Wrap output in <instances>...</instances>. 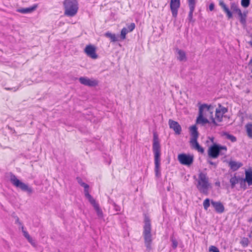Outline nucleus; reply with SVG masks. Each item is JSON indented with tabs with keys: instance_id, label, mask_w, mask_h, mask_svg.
Here are the masks:
<instances>
[{
	"instance_id": "nucleus-14",
	"label": "nucleus",
	"mask_w": 252,
	"mask_h": 252,
	"mask_svg": "<svg viewBox=\"0 0 252 252\" xmlns=\"http://www.w3.org/2000/svg\"><path fill=\"white\" fill-rule=\"evenodd\" d=\"M85 52L86 53L88 56L93 59H95L98 57L95 52V48L93 45H87L85 49Z\"/></svg>"
},
{
	"instance_id": "nucleus-2",
	"label": "nucleus",
	"mask_w": 252,
	"mask_h": 252,
	"mask_svg": "<svg viewBox=\"0 0 252 252\" xmlns=\"http://www.w3.org/2000/svg\"><path fill=\"white\" fill-rule=\"evenodd\" d=\"M213 106L211 105H208L207 104L201 105L199 108V115L196 119V123L204 125L209 123L208 119L204 117V111H207L210 114V118L212 120V123L216 126H218V124L213 117Z\"/></svg>"
},
{
	"instance_id": "nucleus-5",
	"label": "nucleus",
	"mask_w": 252,
	"mask_h": 252,
	"mask_svg": "<svg viewBox=\"0 0 252 252\" xmlns=\"http://www.w3.org/2000/svg\"><path fill=\"white\" fill-rule=\"evenodd\" d=\"M63 6L65 15L73 17L76 14L78 9V2L76 0H64Z\"/></svg>"
},
{
	"instance_id": "nucleus-30",
	"label": "nucleus",
	"mask_w": 252,
	"mask_h": 252,
	"mask_svg": "<svg viewBox=\"0 0 252 252\" xmlns=\"http://www.w3.org/2000/svg\"><path fill=\"white\" fill-rule=\"evenodd\" d=\"M170 240L172 242V247L173 249H176L178 246V243L173 235H172L170 237Z\"/></svg>"
},
{
	"instance_id": "nucleus-26",
	"label": "nucleus",
	"mask_w": 252,
	"mask_h": 252,
	"mask_svg": "<svg viewBox=\"0 0 252 252\" xmlns=\"http://www.w3.org/2000/svg\"><path fill=\"white\" fill-rule=\"evenodd\" d=\"M105 36L107 37L110 38L112 42H116L118 40L116 35L115 34H112L109 32L105 33Z\"/></svg>"
},
{
	"instance_id": "nucleus-40",
	"label": "nucleus",
	"mask_w": 252,
	"mask_h": 252,
	"mask_svg": "<svg viewBox=\"0 0 252 252\" xmlns=\"http://www.w3.org/2000/svg\"><path fill=\"white\" fill-rule=\"evenodd\" d=\"M18 87L17 88H16V87H13V88H7V87H5L4 88L5 90H7V91H10V90H12L13 91V92H16L17 90H18Z\"/></svg>"
},
{
	"instance_id": "nucleus-29",
	"label": "nucleus",
	"mask_w": 252,
	"mask_h": 252,
	"mask_svg": "<svg viewBox=\"0 0 252 252\" xmlns=\"http://www.w3.org/2000/svg\"><path fill=\"white\" fill-rule=\"evenodd\" d=\"M224 135L226 139L230 140L232 142H235L237 140L236 137L232 134H230L228 133H225Z\"/></svg>"
},
{
	"instance_id": "nucleus-6",
	"label": "nucleus",
	"mask_w": 252,
	"mask_h": 252,
	"mask_svg": "<svg viewBox=\"0 0 252 252\" xmlns=\"http://www.w3.org/2000/svg\"><path fill=\"white\" fill-rule=\"evenodd\" d=\"M226 150V146L214 144L211 146L208 149V157L212 158H217L220 155H224Z\"/></svg>"
},
{
	"instance_id": "nucleus-46",
	"label": "nucleus",
	"mask_w": 252,
	"mask_h": 252,
	"mask_svg": "<svg viewBox=\"0 0 252 252\" xmlns=\"http://www.w3.org/2000/svg\"><path fill=\"white\" fill-rule=\"evenodd\" d=\"M251 64H252V58L251 59V60L250 61V62L249 63V65H251Z\"/></svg>"
},
{
	"instance_id": "nucleus-12",
	"label": "nucleus",
	"mask_w": 252,
	"mask_h": 252,
	"mask_svg": "<svg viewBox=\"0 0 252 252\" xmlns=\"http://www.w3.org/2000/svg\"><path fill=\"white\" fill-rule=\"evenodd\" d=\"M180 6V0H171L170 7L172 16L176 18L177 16L178 9Z\"/></svg>"
},
{
	"instance_id": "nucleus-8",
	"label": "nucleus",
	"mask_w": 252,
	"mask_h": 252,
	"mask_svg": "<svg viewBox=\"0 0 252 252\" xmlns=\"http://www.w3.org/2000/svg\"><path fill=\"white\" fill-rule=\"evenodd\" d=\"M194 159L193 155L181 154L178 156V159L181 164L187 166H190L193 163Z\"/></svg>"
},
{
	"instance_id": "nucleus-18",
	"label": "nucleus",
	"mask_w": 252,
	"mask_h": 252,
	"mask_svg": "<svg viewBox=\"0 0 252 252\" xmlns=\"http://www.w3.org/2000/svg\"><path fill=\"white\" fill-rule=\"evenodd\" d=\"M190 143L191 146V147L197 150L198 152L201 153H203L204 152V149L201 147L197 142V139H190Z\"/></svg>"
},
{
	"instance_id": "nucleus-23",
	"label": "nucleus",
	"mask_w": 252,
	"mask_h": 252,
	"mask_svg": "<svg viewBox=\"0 0 252 252\" xmlns=\"http://www.w3.org/2000/svg\"><path fill=\"white\" fill-rule=\"evenodd\" d=\"M176 51L178 55V56L177 57L178 60L180 61L187 60L186 53L184 51L179 49H177Z\"/></svg>"
},
{
	"instance_id": "nucleus-43",
	"label": "nucleus",
	"mask_w": 252,
	"mask_h": 252,
	"mask_svg": "<svg viewBox=\"0 0 252 252\" xmlns=\"http://www.w3.org/2000/svg\"><path fill=\"white\" fill-rule=\"evenodd\" d=\"M76 180L77 182L80 184V185L83 182L82 179L79 177L76 178Z\"/></svg>"
},
{
	"instance_id": "nucleus-7",
	"label": "nucleus",
	"mask_w": 252,
	"mask_h": 252,
	"mask_svg": "<svg viewBox=\"0 0 252 252\" xmlns=\"http://www.w3.org/2000/svg\"><path fill=\"white\" fill-rule=\"evenodd\" d=\"M10 181L13 186L17 188H19L21 190L27 192L29 194L32 193L33 189L32 188L20 181L17 179L15 175L11 174L10 175Z\"/></svg>"
},
{
	"instance_id": "nucleus-13",
	"label": "nucleus",
	"mask_w": 252,
	"mask_h": 252,
	"mask_svg": "<svg viewBox=\"0 0 252 252\" xmlns=\"http://www.w3.org/2000/svg\"><path fill=\"white\" fill-rule=\"evenodd\" d=\"M168 124L169 127L173 129L176 134H180L181 133L182 127L177 122L169 119Z\"/></svg>"
},
{
	"instance_id": "nucleus-36",
	"label": "nucleus",
	"mask_w": 252,
	"mask_h": 252,
	"mask_svg": "<svg viewBox=\"0 0 252 252\" xmlns=\"http://www.w3.org/2000/svg\"><path fill=\"white\" fill-rule=\"evenodd\" d=\"M80 186L84 188V194H86L89 192V186L84 182H83Z\"/></svg>"
},
{
	"instance_id": "nucleus-37",
	"label": "nucleus",
	"mask_w": 252,
	"mask_h": 252,
	"mask_svg": "<svg viewBox=\"0 0 252 252\" xmlns=\"http://www.w3.org/2000/svg\"><path fill=\"white\" fill-rule=\"evenodd\" d=\"M135 27V25L134 23H131L129 25H128L127 27V29L129 32H132Z\"/></svg>"
},
{
	"instance_id": "nucleus-28",
	"label": "nucleus",
	"mask_w": 252,
	"mask_h": 252,
	"mask_svg": "<svg viewBox=\"0 0 252 252\" xmlns=\"http://www.w3.org/2000/svg\"><path fill=\"white\" fill-rule=\"evenodd\" d=\"M94 209L95 210L97 215L99 218L103 217V213L101 209L99 207V204L95 205V206L94 207Z\"/></svg>"
},
{
	"instance_id": "nucleus-9",
	"label": "nucleus",
	"mask_w": 252,
	"mask_h": 252,
	"mask_svg": "<svg viewBox=\"0 0 252 252\" xmlns=\"http://www.w3.org/2000/svg\"><path fill=\"white\" fill-rule=\"evenodd\" d=\"M230 8L233 12H235L238 14L240 18V23L243 25H245L246 23V14L242 13L238 5L235 2L230 3Z\"/></svg>"
},
{
	"instance_id": "nucleus-45",
	"label": "nucleus",
	"mask_w": 252,
	"mask_h": 252,
	"mask_svg": "<svg viewBox=\"0 0 252 252\" xmlns=\"http://www.w3.org/2000/svg\"><path fill=\"white\" fill-rule=\"evenodd\" d=\"M16 222L18 223L19 225H22L21 222L19 221V219L18 217H17L16 218Z\"/></svg>"
},
{
	"instance_id": "nucleus-19",
	"label": "nucleus",
	"mask_w": 252,
	"mask_h": 252,
	"mask_svg": "<svg viewBox=\"0 0 252 252\" xmlns=\"http://www.w3.org/2000/svg\"><path fill=\"white\" fill-rule=\"evenodd\" d=\"M228 164L231 169L233 171L237 170L239 168H240L243 165V164L241 162H237L233 160L230 161L229 162Z\"/></svg>"
},
{
	"instance_id": "nucleus-44",
	"label": "nucleus",
	"mask_w": 252,
	"mask_h": 252,
	"mask_svg": "<svg viewBox=\"0 0 252 252\" xmlns=\"http://www.w3.org/2000/svg\"><path fill=\"white\" fill-rule=\"evenodd\" d=\"M207 161H208V162L210 164L212 165H214L215 167H216V166H217V164L216 163L214 162H213V161H211V160H208H208H207Z\"/></svg>"
},
{
	"instance_id": "nucleus-38",
	"label": "nucleus",
	"mask_w": 252,
	"mask_h": 252,
	"mask_svg": "<svg viewBox=\"0 0 252 252\" xmlns=\"http://www.w3.org/2000/svg\"><path fill=\"white\" fill-rule=\"evenodd\" d=\"M22 232H23V235L25 236V237L27 239H29L31 237V236L29 234L28 232H27L26 231L24 230V228L23 226H22Z\"/></svg>"
},
{
	"instance_id": "nucleus-27",
	"label": "nucleus",
	"mask_w": 252,
	"mask_h": 252,
	"mask_svg": "<svg viewBox=\"0 0 252 252\" xmlns=\"http://www.w3.org/2000/svg\"><path fill=\"white\" fill-rule=\"evenodd\" d=\"M246 130L248 136L252 138V124H248L246 126Z\"/></svg>"
},
{
	"instance_id": "nucleus-34",
	"label": "nucleus",
	"mask_w": 252,
	"mask_h": 252,
	"mask_svg": "<svg viewBox=\"0 0 252 252\" xmlns=\"http://www.w3.org/2000/svg\"><path fill=\"white\" fill-rule=\"evenodd\" d=\"M241 5L245 8L248 7L250 4V0H241Z\"/></svg>"
},
{
	"instance_id": "nucleus-22",
	"label": "nucleus",
	"mask_w": 252,
	"mask_h": 252,
	"mask_svg": "<svg viewBox=\"0 0 252 252\" xmlns=\"http://www.w3.org/2000/svg\"><path fill=\"white\" fill-rule=\"evenodd\" d=\"M244 180L247 181L249 186L252 185V171H245V178Z\"/></svg>"
},
{
	"instance_id": "nucleus-48",
	"label": "nucleus",
	"mask_w": 252,
	"mask_h": 252,
	"mask_svg": "<svg viewBox=\"0 0 252 252\" xmlns=\"http://www.w3.org/2000/svg\"><path fill=\"white\" fill-rule=\"evenodd\" d=\"M116 211H119V210L118 209V208H116Z\"/></svg>"
},
{
	"instance_id": "nucleus-39",
	"label": "nucleus",
	"mask_w": 252,
	"mask_h": 252,
	"mask_svg": "<svg viewBox=\"0 0 252 252\" xmlns=\"http://www.w3.org/2000/svg\"><path fill=\"white\" fill-rule=\"evenodd\" d=\"M209 251L212 252H220L218 248L214 246H211L209 248Z\"/></svg>"
},
{
	"instance_id": "nucleus-25",
	"label": "nucleus",
	"mask_w": 252,
	"mask_h": 252,
	"mask_svg": "<svg viewBox=\"0 0 252 252\" xmlns=\"http://www.w3.org/2000/svg\"><path fill=\"white\" fill-rule=\"evenodd\" d=\"M86 198L88 200L89 202L92 205V206L94 207L95 205H98V204L96 202L95 200L93 197V196L89 193V192L85 194Z\"/></svg>"
},
{
	"instance_id": "nucleus-20",
	"label": "nucleus",
	"mask_w": 252,
	"mask_h": 252,
	"mask_svg": "<svg viewBox=\"0 0 252 252\" xmlns=\"http://www.w3.org/2000/svg\"><path fill=\"white\" fill-rule=\"evenodd\" d=\"M36 8L37 5L34 4L32 7L18 9L17 11L21 13H29L34 11Z\"/></svg>"
},
{
	"instance_id": "nucleus-1",
	"label": "nucleus",
	"mask_w": 252,
	"mask_h": 252,
	"mask_svg": "<svg viewBox=\"0 0 252 252\" xmlns=\"http://www.w3.org/2000/svg\"><path fill=\"white\" fill-rule=\"evenodd\" d=\"M153 150L154 154L155 172L156 176H160V146L158 140V137L156 133L154 134Z\"/></svg>"
},
{
	"instance_id": "nucleus-3",
	"label": "nucleus",
	"mask_w": 252,
	"mask_h": 252,
	"mask_svg": "<svg viewBox=\"0 0 252 252\" xmlns=\"http://www.w3.org/2000/svg\"><path fill=\"white\" fill-rule=\"evenodd\" d=\"M143 236L144 239V243L146 247V250L149 252L152 250V225L150 218L147 215H145L144 220Z\"/></svg>"
},
{
	"instance_id": "nucleus-16",
	"label": "nucleus",
	"mask_w": 252,
	"mask_h": 252,
	"mask_svg": "<svg viewBox=\"0 0 252 252\" xmlns=\"http://www.w3.org/2000/svg\"><path fill=\"white\" fill-rule=\"evenodd\" d=\"M188 2L189 11L188 15V19L190 22L193 18V13L195 6V0H187Z\"/></svg>"
},
{
	"instance_id": "nucleus-21",
	"label": "nucleus",
	"mask_w": 252,
	"mask_h": 252,
	"mask_svg": "<svg viewBox=\"0 0 252 252\" xmlns=\"http://www.w3.org/2000/svg\"><path fill=\"white\" fill-rule=\"evenodd\" d=\"M190 132L191 135L190 139H197L199 136V133L197 131V128L196 126L194 125L190 127Z\"/></svg>"
},
{
	"instance_id": "nucleus-17",
	"label": "nucleus",
	"mask_w": 252,
	"mask_h": 252,
	"mask_svg": "<svg viewBox=\"0 0 252 252\" xmlns=\"http://www.w3.org/2000/svg\"><path fill=\"white\" fill-rule=\"evenodd\" d=\"M211 204L214 207L215 211L219 213H222L224 212V207L223 204L220 201H215L213 200H211Z\"/></svg>"
},
{
	"instance_id": "nucleus-31",
	"label": "nucleus",
	"mask_w": 252,
	"mask_h": 252,
	"mask_svg": "<svg viewBox=\"0 0 252 252\" xmlns=\"http://www.w3.org/2000/svg\"><path fill=\"white\" fill-rule=\"evenodd\" d=\"M128 30L126 28H124L122 29L121 33V38L122 39H124L126 38V34L128 32Z\"/></svg>"
},
{
	"instance_id": "nucleus-11",
	"label": "nucleus",
	"mask_w": 252,
	"mask_h": 252,
	"mask_svg": "<svg viewBox=\"0 0 252 252\" xmlns=\"http://www.w3.org/2000/svg\"><path fill=\"white\" fill-rule=\"evenodd\" d=\"M79 81L81 84L91 87H95L98 84V82L96 80L90 79L86 77H80Z\"/></svg>"
},
{
	"instance_id": "nucleus-33",
	"label": "nucleus",
	"mask_w": 252,
	"mask_h": 252,
	"mask_svg": "<svg viewBox=\"0 0 252 252\" xmlns=\"http://www.w3.org/2000/svg\"><path fill=\"white\" fill-rule=\"evenodd\" d=\"M246 182H247V181L244 180V178H241L239 183L240 185V187L244 189H246L247 188Z\"/></svg>"
},
{
	"instance_id": "nucleus-24",
	"label": "nucleus",
	"mask_w": 252,
	"mask_h": 252,
	"mask_svg": "<svg viewBox=\"0 0 252 252\" xmlns=\"http://www.w3.org/2000/svg\"><path fill=\"white\" fill-rule=\"evenodd\" d=\"M241 177H237L235 175L231 177L230 179V183L231 184V188L232 189L234 188L235 186V185L237 183H239V181L240 180Z\"/></svg>"
},
{
	"instance_id": "nucleus-10",
	"label": "nucleus",
	"mask_w": 252,
	"mask_h": 252,
	"mask_svg": "<svg viewBox=\"0 0 252 252\" xmlns=\"http://www.w3.org/2000/svg\"><path fill=\"white\" fill-rule=\"evenodd\" d=\"M228 112L227 108L222 106L220 104H218V107L216 108L215 111L216 122H221L222 121L223 115Z\"/></svg>"
},
{
	"instance_id": "nucleus-15",
	"label": "nucleus",
	"mask_w": 252,
	"mask_h": 252,
	"mask_svg": "<svg viewBox=\"0 0 252 252\" xmlns=\"http://www.w3.org/2000/svg\"><path fill=\"white\" fill-rule=\"evenodd\" d=\"M219 4L222 8L223 12L226 14V16L228 19L233 17L232 12L230 10L228 7L226 5L223 0H218Z\"/></svg>"
},
{
	"instance_id": "nucleus-42",
	"label": "nucleus",
	"mask_w": 252,
	"mask_h": 252,
	"mask_svg": "<svg viewBox=\"0 0 252 252\" xmlns=\"http://www.w3.org/2000/svg\"><path fill=\"white\" fill-rule=\"evenodd\" d=\"M32 246H35L36 244L34 241L32 240V238L31 237L29 239H27Z\"/></svg>"
},
{
	"instance_id": "nucleus-35",
	"label": "nucleus",
	"mask_w": 252,
	"mask_h": 252,
	"mask_svg": "<svg viewBox=\"0 0 252 252\" xmlns=\"http://www.w3.org/2000/svg\"><path fill=\"white\" fill-rule=\"evenodd\" d=\"M241 244L244 247H247L249 244V240L247 238H243L240 242Z\"/></svg>"
},
{
	"instance_id": "nucleus-4",
	"label": "nucleus",
	"mask_w": 252,
	"mask_h": 252,
	"mask_svg": "<svg viewBox=\"0 0 252 252\" xmlns=\"http://www.w3.org/2000/svg\"><path fill=\"white\" fill-rule=\"evenodd\" d=\"M196 180L197 182L196 186L199 191L204 194L208 195L211 184L209 182V178L207 173L200 171L198 174V178L196 179Z\"/></svg>"
},
{
	"instance_id": "nucleus-32",
	"label": "nucleus",
	"mask_w": 252,
	"mask_h": 252,
	"mask_svg": "<svg viewBox=\"0 0 252 252\" xmlns=\"http://www.w3.org/2000/svg\"><path fill=\"white\" fill-rule=\"evenodd\" d=\"M203 207L205 210H207L210 205V201L209 198H206L204 200L203 203Z\"/></svg>"
},
{
	"instance_id": "nucleus-41",
	"label": "nucleus",
	"mask_w": 252,
	"mask_h": 252,
	"mask_svg": "<svg viewBox=\"0 0 252 252\" xmlns=\"http://www.w3.org/2000/svg\"><path fill=\"white\" fill-rule=\"evenodd\" d=\"M214 7H215L214 3L213 2L211 3L209 6L210 11H212L213 10H214Z\"/></svg>"
},
{
	"instance_id": "nucleus-47",
	"label": "nucleus",
	"mask_w": 252,
	"mask_h": 252,
	"mask_svg": "<svg viewBox=\"0 0 252 252\" xmlns=\"http://www.w3.org/2000/svg\"><path fill=\"white\" fill-rule=\"evenodd\" d=\"M220 182H216V185L220 186Z\"/></svg>"
}]
</instances>
